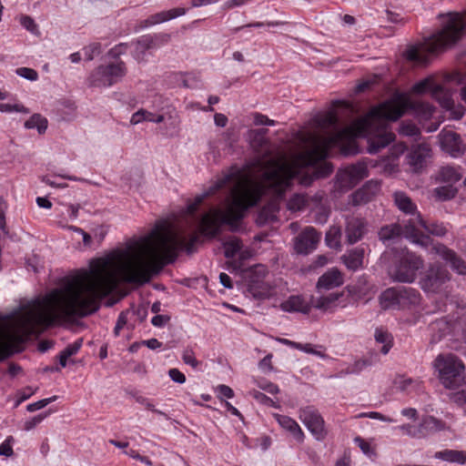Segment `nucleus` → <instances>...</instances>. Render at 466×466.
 I'll return each instance as SVG.
<instances>
[{"label": "nucleus", "instance_id": "nucleus-36", "mask_svg": "<svg viewBox=\"0 0 466 466\" xmlns=\"http://www.w3.org/2000/svg\"><path fill=\"white\" fill-rule=\"evenodd\" d=\"M374 337L378 343L382 344L380 351L387 354L392 346V336L386 330L377 329Z\"/></svg>", "mask_w": 466, "mask_h": 466}, {"label": "nucleus", "instance_id": "nucleus-5", "mask_svg": "<svg viewBox=\"0 0 466 466\" xmlns=\"http://www.w3.org/2000/svg\"><path fill=\"white\" fill-rule=\"evenodd\" d=\"M441 29L420 46H411L405 51L407 60L425 66L430 56L455 45L466 35V15L448 13L440 15Z\"/></svg>", "mask_w": 466, "mask_h": 466}, {"label": "nucleus", "instance_id": "nucleus-3", "mask_svg": "<svg viewBox=\"0 0 466 466\" xmlns=\"http://www.w3.org/2000/svg\"><path fill=\"white\" fill-rule=\"evenodd\" d=\"M339 112L329 111L315 116L313 131L301 136V141L308 147L305 151L288 157L283 153H274L266 135L268 129H255L248 132L251 146L258 156L253 167L244 171L249 177H259L260 167L269 161L285 162L289 172L303 173L299 183L309 186L315 178L325 177L332 172V166L325 161L329 147L345 144L342 127H339ZM243 172V170H241Z\"/></svg>", "mask_w": 466, "mask_h": 466}, {"label": "nucleus", "instance_id": "nucleus-8", "mask_svg": "<svg viewBox=\"0 0 466 466\" xmlns=\"http://www.w3.org/2000/svg\"><path fill=\"white\" fill-rule=\"evenodd\" d=\"M268 270L264 266L253 268L248 274L247 293L257 300L271 299L277 295V289L264 279Z\"/></svg>", "mask_w": 466, "mask_h": 466}, {"label": "nucleus", "instance_id": "nucleus-19", "mask_svg": "<svg viewBox=\"0 0 466 466\" xmlns=\"http://www.w3.org/2000/svg\"><path fill=\"white\" fill-rule=\"evenodd\" d=\"M380 190L378 181L370 180L362 187L350 196V203L354 206H361L370 202Z\"/></svg>", "mask_w": 466, "mask_h": 466}, {"label": "nucleus", "instance_id": "nucleus-26", "mask_svg": "<svg viewBox=\"0 0 466 466\" xmlns=\"http://www.w3.org/2000/svg\"><path fill=\"white\" fill-rule=\"evenodd\" d=\"M186 14V9L183 7L172 8L170 10L162 11L149 16L146 21V25H153L166 21H169L177 16H182Z\"/></svg>", "mask_w": 466, "mask_h": 466}, {"label": "nucleus", "instance_id": "nucleus-40", "mask_svg": "<svg viewBox=\"0 0 466 466\" xmlns=\"http://www.w3.org/2000/svg\"><path fill=\"white\" fill-rule=\"evenodd\" d=\"M308 205V198L303 194H294L287 202V208L290 211H299Z\"/></svg>", "mask_w": 466, "mask_h": 466}, {"label": "nucleus", "instance_id": "nucleus-62", "mask_svg": "<svg viewBox=\"0 0 466 466\" xmlns=\"http://www.w3.org/2000/svg\"><path fill=\"white\" fill-rule=\"evenodd\" d=\"M395 386L400 390H406L407 388L412 383L411 379L399 378L395 380Z\"/></svg>", "mask_w": 466, "mask_h": 466}, {"label": "nucleus", "instance_id": "nucleus-50", "mask_svg": "<svg viewBox=\"0 0 466 466\" xmlns=\"http://www.w3.org/2000/svg\"><path fill=\"white\" fill-rule=\"evenodd\" d=\"M56 400V396H54V397H51V398H47V399L40 400H38L36 402H34V403H31V404L27 405L26 410L28 411H30V412L38 410L40 409L45 408L46 405H48L49 403H51L52 401H54Z\"/></svg>", "mask_w": 466, "mask_h": 466}, {"label": "nucleus", "instance_id": "nucleus-33", "mask_svg": "<svg viewBox=\"0 0 466 466\" xmlns=\"http://www.w3.org/2000/svg\"><path fill=\"white\" fill-rule=\"evenodd\" d=\"M436 86L437 82L435 78L433 76H428L414 84L411 88V93L414 95H422L429 92L431 95Z\"/></svg>", "mask_w": 466, "mask_h": 466}, {"label": "nucleus", "instance_id": "nucleus-37", "mask_svg": "<svg viewBox=\"0 0 466 466\" xmlns=\"http://www.w3.org/2000/svg\"><path fill=\"white\" fill-rule=\"evenodd\" d=\"M341 230L339 227L332 226L326 233L325 242L331 248H340Z\"/></svg>", "mask_w": 466, "mask_h": 466}, {"label": "nucleus", "instance_id": "nucleus-35", "mask_svg": "<svg viewBox=\"0 0 466 466\" xmlns=\"http://www.w3.org/2000/svg\"><path fill=\"white\" fill-rule=\"evenodd\" d=\"M25 127L27 129L36 128L39 134H43L47 128V119L39 114H34L25 121Z\"/></svg>", "mask_w": 466, "mask_h": 466}, {"label": "nucleus", "instance_id": "nucleus-6", "mask_svg": "<svg viewBox=\"0 0 466 466\" xmlns=\"http://www.w3.org/2000/svg\"><path fill=\"white\" fill-rule=\"evenodd\" d=\"M401 236L425 248H428L431 242L430 236L420 232V230L416 228L415 221L411 218L407 220L403 225L400 223L385 225L381 227L378 232L379 239L385 245H390Z\"/></svg>", "mask_w": 466, "mask_h": 466}, {"label": "nucleus", "instance_id": "nucleus-14", "mask_svg": "<svg viewBox=\"0 0 466 466\" xmlns=\"http://www.w3.org/2000/svg\"><path fill=\"white\" fill-rule=\"evenodd\" d=\"M321 234L313 227H307L294 238V249L298 254L307 255L315 250Z\"/></svg>", "mask_w": 466, "mask_h": 466}, {"label": "nucleus", "instance_id": "nucleus-46", "mask_svg": "<svg viewBox=\"0 0 466 466\" xmlns=\"http://www.w3.org/2000/svg\"><path fill=\"white\" fill-rule=\"evenodd\" d=\"M19 21L21 25L24 26L27 31L31 32L34 35L39 34L38 27L31 16L21 15Z\"/></svg>", "mask_w": 466, "mask_h": 466}, {"label": "nucleus", "instance_id": "nucleus-4", "mask_svg": "<svg viewBox=\"0 0 466 466\" xmlns=\"http://www.w3.org/2000/svg\"><path fill=\"white\" fill-rule=\"evenodd\" d=\"M408 109L421 119H429L435 108L428 102L413 101L406 94H396L390 100L374 107L365 116L342 127L345 144L351 145L359 136H369L368 151L376 154L394 140V134L387 130L388 121H395Z\"/></svg>", "mask_w": 466, "mask_h": 466}, {"label": "nucleus", "instance_id": "nucleus-41", "mask_svg": "<svg viewBox=\"0 0 466 466\" xmlns=\"http://www.w3.org/2000/svg\"><path fill=\"white\" fill-rule=\"evenodd\" d=\"M457 194V189L452 185L442 186L434 189V196L441 201L451 199Z\"/></svg>", "mask_w": 466, "mask_h": 466}, {"label": "nucleus", "instance_id": "nucleus-60", "mask_svg": "<svg viewBox=\"0 0 466 466\" xmlns=\"http://www.w3.org/2000/svg\"><path fill=\"white\" fill-rule=\"evenodd\" d=\"M368 365H369V362L367 360H359L355 361L351 367L348 368V372L349 373L359 372V371L362 370Z\"/></svg>", "mask_w": 466, "mask_h": 466}, {"label": "nucleus", "instance_id": "nucleus-16", "mask_svg": "<svg viewBox=\"0 0 466 466\" xmlns=\"http://www.w3.org/2000/svg\"><path fill=\"white\" fill-rule=\"evenodd\" d=\"M441 149L451 157H457L464 154L465 145L460 135L451 130H442L439 136Z\"/></svg>", "mask_w": 466, "mask_h": 466}, {"label": "nucleus", "instance_id": "nucleus-24", "mask_svg": "<svg viewBox=\"0 0 466 466\" xmlns=\"http://www.w3.org/2000/svg\"><path fill=\"white\" fill-rule=\"evenodd\" d=\"M430 156L431 148L427 144L415 145L409 154V164L415 169L420 168Z\"/></svg>", "mask_w": 466, "mask_h": 466}, {"label": "nucleus", "instance_id": "nucleus-59", "mask_svg": "<svg viewBox=\"0 0 466 466\" xmlns=\"http://www.w3.org/2000/svg\"><path fill=\"white\" fill-rule=\"evenodd\" d=\"M169 319H170V317L167 315H156L151 319V323L155 327H163L169 321Z\"/></svg>", "mask_w": 466, "mask_h": 466}, {"label": "nucleus", "instance_id": "nucleus-2", "mask_svg": "<svg viewBox=\"0 0 466 466\" xmlns=\"http://www.w3.org/2000/svg\"><path fill=\"white\" fill-rule=\"evenodd\" d=\"M285 162L269 161L260 167L259 177L252 179L238 168H233L224 175L213 186L195 198L194 202L187 206V213L194 215L198 206L208 197L221 188H228L224 208H211L198 221L199 230L208 236H215L222 224L235 227L244 216L245 211L255 206L263 194L271 199L262 208L258 217L259 224L277 220L279 203L285 193L290 188L292 179L300 177L303 173L289 172Z\"/></svg>", "mask_w": 466, "mask_h": 466}, {"label": "nucleus", "instance_id": "nucleus-55", "mask_svg": "<svg viewBox=\"0 0 466 466\" xmlns=\"http://www.w3.org/2000/svg\"><path fill=\"white\" fill-rule=\"evenodd\" d=\"M182 360L186 364L190 365L192 368H197L198 366V361L196 360L194 352L191 350H186L183 352Z\"/></svg>", "mask_w": 466, "mask_h": 466}, {"label": "nucleus", "instance_id": "nucleus-29", "mask_svg": "<svg viewBox=\"0 0 466 466\" xmlns=\"http://www.w3.org/2000/svg\"><path fill=\"white\" fill-rule=\"evenodd\" d=\"M364 258L363 248H356L348 254L343 255L341 259L346 267L351 270H356L362 266Z\"/></svg>", "mask_w": 466, "mask_h": 466}, {"label": "nucleus", "instance_id": "nucleus-52", "mask_svg": "<svg viewBox=\"0 0 466 466\" xmlns=\"http://www.w3.org/2000/svg\"><path fill=\"white\" fill-rule=\"evenodd\" d=\"M0 111L5 112V113H9V112H13V111L21 112V113H25V114L29 113V110L27 108H25L24 106L18 105V104H15V105L0 104Z\"/></svg>", "mask_w": 466, "mask_h": 466}, {"label": "nucleus", "instance_id": "nucleus-34", "mask_svg": "<svg viewBox=\"0 0 466 466\" xmlns=\"http://www.w3.org/2000/svg\"><path fill=\"white\" fill-rule=\"evenodd\" d=\"M436 459H441L451 462L464 463L466 461V454L463 451L445 450L437 451L434 455Z\"/></svg>", "mask_w": 466, "mask_h": 466}, {"label": "nucleus", "instance_id": "nucleus-54", "mask_svg": "<svg viewBox=\"0 0 466 466\" xmlns=\"http://www.w3.org/2000/svg\"><path fill=\"white\" fill-rule=\"evenodd\" d=\"M67 229L72 230L76 233L80 234L83 237V243L85 247H90L92 243V238L91 236L84 231L82 228L76 227V226H67Z\"/></svg>", "mask_w": 466, "mask_h": 466}, {"label": "nucleus", "instance_id": "nucleus-53", "mask_svg": "<svg viewBox=\"0 0 466 466\" xmlns=\"http://www.w3.org/2000/svg\"><path fill=\"white\" fill-rule=\"evenodd\" d=\"M250 394L252 395V397L255 400H257L258 402H260L264 405L277 407L275 405V401L272 399L268 398V396H266L264 393H262L260 391L254 390V391L250 392Z\"/></svg>", "mask_w": 466, "mask_h": 466}, {"label": "nucleus", "instance_id": "nucleus-25", "mask_svg": "<svg viewBox=\"0 0 466 466\" xmlns=\"http://www.w3.org/2000/svg\"><path fill=\"white\" fill-rule=\"evenodd\" d=\"M393 200L397 208L407 215L416 216L419 214L417 212V206L411 200V198L402 191H396L393 193Z\"/></svg>", "mask_w": 466, "mask_h": 466}, {"label": "nucleus", "instance_id": "nucleus-27", "mask_svg": "<svg viewBox=\"0 0 466 466\" xmlns=\"http://www.w3.org/2000/svg\"><path fill=\"white\" fill-rule=\"evenodd\" d=\"M462 177V170L460 167L444 166L439 170L437 179L441 182L453 185Z\"/></svg>", "mask_w": 466, "mask_h": 466}, {"label": "nucleus", "instance_id": "nucleus-9", "mask_svg": "<svg viewBox=\"0 0 466 466\" xmlns=\"http://www.w3.org/2000/svg\"><path fill=\"white\" fill-rule=\"evenodd\" d=\"M423 267V260L413 253L407 252L389 268L390 277L398 282L410 283L417 276V271Z\"/></svg>", "mask_w": 466, "mask_h": 466}, {"label": "nucleus", "instance_id": "nucleus-15", "mask_svg": "<svg viewBox=\"0 0 466 466\" xmlns=\"http://www.w3.org/2000/svg\"><path fill=\"white\" fill-rule=\"evenodd\" d=\"M450 279L449 272L441 267H431L420 279L422 289L437 292Z\"/></svg>", "mask_w": 466, "mask_h": 466}, {"label": "nucleus", "instance_id": "nucleus-21", "mask_svg": "<svg viewBox=\"0 0 466 466\" xmlns=\"http://www.w3.org/2000/svg\"><path fill=\"white\" fill-rule=\"evenodd\" d=\"M343 297L342 292H331L328 295L319 293V297H311L312 307L324 312H331L339 305V299Z\"/></svg>", "mask_w": 466, "mask_h": 466}, {"label": "nucleus", "instance_id": "nucleus-49", "mask_svg": "<svg viewBox=\"0 0 466 466\" xmlns=\"http://www.w3.org/2000/svg\"><path fill=\"white\" fill-rule=\"evenodd\" d=\"M101 53V46L98 43H93L85 48L86 59L91 61Z\"/></svg>", "mask_w": 466, "mask_h": 466}, {"label": "nucleus", "instance_id": "nucleus-58", "mask_svg": "<svg viewBox=\"0 0 466 466\" xmlns=\"http://www.w3.org/2000/svg\"><path fill=\"white\" fill-rule=\"evenodd\" d=\"M127 312L123 311L119 314L116 325L114 329V333L116 336L119 335L120 329H123V327L127 324Z\"/></svg>", "mask_w": 466, "mask_h": 466}, {"label": "nucleus", "instance_id": "nucleus-61", "mask_svg": "<svg viewBox=\"0 0 466 466\" xmlns=\"http://www.w3.org/2000/svg\"><path fill=\"white\" fill-rule=\"evenodd\" d=\"M46 414L44 415H37L35 417H34L32 420L26 421L25 423V429L26 431H30L32 430L33 428H35L38 423H40L45 418H46Z\"/></svg>", "mask_w": 466, "mask_h": 466}, {"label": "nucleus", "instance_id": "nucleus-38", "mask_svg": "<svg viewBox=\"0 0 466 466\" xmlns=\"http://www.w3.org/2000/svg\"><path fill=\"white\" fill-rule=\"evenodd\" d=\"M83 339H79L73 344L68 345L59 355V363L62 367L66 366L67 359L77 353L82 346Z\"/></svg>", "mask_w": 466, "mask_h": 466}, {"label": "nucleus", "instance_id": "nucleus-32", "mask_svg": "<svg viewBox=\"0 0 466 466\" xmlns=\"http://www.w3.org/2000/svg\"><path fill=\"white\" fill-rule=\"evenodd\" d=\"M164 120L163 115H156L147 110L140 109L137 112L134 113L131 116L130 123L132 125H137L142 121H149L153 123H161Z\"/></svg>", "mask_w": 466, "mask_h": 466}, {"label": "nucleus", "instance_id": "nucleus-17", "mask_svg": "<svg viewBox=\"0 0 466 466\" xmlns=\"http://www.w3.org/2000/svg\"><path fill=\"white\" fill-rule=\"evenodd\" d=\"M428 248H431V252L440 255L444 260L449 262L451 267L459 274H466V262L452 250L441 243H433L432 240Z\"/></svg>", "mask_w": 466, "mask_h": 466}, {"label": "nucleus", "instance_id": "nucleus-51", "mask_svg": "<svg viewBox=\"0 0 466 466\" xmlns=\"http://www.w3.org/2000/svg\"><path fill=\"white\" fill-rule=\"evenodd\" d=\"M14 438L9 436L5 439V441L0 445V455L10 457L13 455V448L12 444L14 442Z\"/></svg>", "mask_w": 466, "mask_h": 466}, {"label": "nucleus", "instance_id": "nucleus-57", "mask_svg": "<svg viewBox=\"0 0 466 466\" xmlns=\"http://www.w3.org/2000/svg\"><path fill=\"white\" fill-rule=\"evenodd\" d=\"M168 375H169L170 379L177 383L182 384L186 381L185 375L181 371H179L177 369H175V368L170 369L168 370Z\"/></svg>", "mask_w": 466, "mask_h": 466}, {"label": "nucleus", "instance_id": "nucleus-1", "mask_svg": "<svg viewBox=\"0 0 466 466\" xmlns=\"http://www.w3.org/2000/svg\"><path fill=\"white\" fill-rule=\"evenodd\" d=\"M177 258V226L167 220L156 224L146 237L92 262L89 271L65 278L44 297L0 319V361L19 351L30 335L39 334L56 320L95 312L102 298L119 279L144 284Z\"/></svg>", "mask_w": 466, "mask_h": 466}, {"label": "nucleus", "instance_id": "nucleus-48", "mask_svg": "<svg viewBox=\"0 0 466 466\" xmlns=\"http://www.w3.org/2000/svg\"><path fill=\"white\" fill-rule=\"evenodd\" d=\"M15 73L19 76L30 81H35L38 78L37 72L35 69L29 67H19L15 70Z\"/></svg>", "mask_w": 466, "mask_h": 466}, {"label": "nucleus", "instance_id": "nucleus-23", "mask_svg": "<svg viewBox=\"0 0 466 466\" xmlns=\"http://www.w3.org/2000/svg\"><path fill=\"white\" fill-rule=\"evenodd\" d=\"M312 308L311 301L308 302L302 296H290L280 304V309L287 312H301L307 314Z\"/></svg>", "mask_w": 466, "mask_h": 466}, {"label": "nucleus", "instance_id": "nucleus-31", "mask_svg": "<svg viewBox=\"0 0 466 466\" xmlns=\"http://www.w3.org/2000/svg\"><path fill=\"white\" fill-rule=\"evenodd\" d=\"M431 96L440 103V105L446 108L450 109L453 106V100L451 98V94L449 90L444 89L443 86L437 83V86L431 94Z\"/></svg>", "mask_w": 466, "mask_h": 466}, {"label": "nucleus", "instance_id": "nucleus-45", "mask_svg": "<svg viewBox=\"0 0 466 466\" xmlns=\"http://www.w3.org/2000/svg\"><path fill=\"white\" fill-rule=\"evenodd\" d=\"M461 388V390L452 393L451 398L454 402L462 405L466 403V374L462 378Z\"/></svg>", "mask_w": 466, "mask_h": 466}, {"label": "nucleus", "instance_id": "nucleus-20", "mask_svg": "<svg viewBox=\"0 0 466 466\" xmlns=\"http://www.w3.org/2000/svg\"><path fill=\"white\" fill-rule=\"evenodd\" d=\"M343 284V276L341 272L336 268H330L321 275L316 284L318 293H323L329 289L338 288Z\"/></svg>", "mask_w": 466, "mask_h": 466}, {"label": "nucleus", "instance_id": "nucleus-12", "mask_svg": "<svg viewBox=\"0 0 466 466\" xmlns=\"http://www.w3.org/2000/svg\"><path fill=\"white\" fill-rule=\"evenodd\" d=\"M299 419L318 441L325 438L327 432L324 428V420L317 410L312 407L301 409Z\"/></svg>", "mask_w": 466, "mask_h": 466}, {"label": "nucleus", "instance_id": "nucleus-10", "mask_svg": "<svg viewBox=\"0 0 466 466\" xmlns=\"http://www.w3.org/2000/svg\"><path fill=\"white\" fill-rule=\"evenodd\" d=\"M419 302V294L411 289L390 288L380 296V304L383 309H401Z\"/></svg>", "mask_w": 466, "mask_h": 466}, {"label": "nucleus", "instance_id": "nucleus-64", "mask_svg": "<svg viewBox=\"0 0 466 466\" xmlns=\"http://www.w3.org/2000/svg\"><path fill=\"white\" fill-rule=\"evenodd\" d=\"M259 388L270 394H277L279 392V387L271 382L260 383Z\"/></svg>", "mask_w": 466, "mask_h": 466}, {"label": "nucleus", "instance_id": "nucleus-11", "mask_svg": "<svg viewBox=\"0 0 466 466\" xmlns=\"http://www.w3.org/2000/svg\"><path fill=\"white\" fill-rule=\"evenodd\" d=\"M126 74L123 62L111 63L107 66L96 67L88 77L91 86H110L118 82Z\"/></svg>", "mask_w": 466, "mask_h": 466}, {"label": "nucleus", "instance_id": "nucleus-39", "mask_svg": "<svg viewBox=\"0 0 466 466\" xmlns=\"http://www.w3.org/2000/svg\"><path fill=\"white\" fill-rule=\"evenodd\" d=\"M420 427V432L423 431L426 432H434L443 430L444 425L441 420H437L436 418L429 416L423 419Z\"/></svg>", "mask_w": 466, "mask_h": 466}, {"label": "nucleus", "instance_id": "nucleus-30", "mask_svg": "<svg viewBox=\"0 0 466 466\" xmlns=\"http://www.w3.org/2000/svg\"><path fill=\"white\" fill-rule=\"evenodd\" d=\"M411 219L415 221V225H416L417 228H419L418 227L420 226L428 233H430L431 235H434V236H437V237H442L447 232V229L445 228V227L442 224H439V223L427 224L422 219V218L420 217V214H418L417 217H415V218H413Z\"/></svg>", "mask_w": 466, "mask_h": 466}, {"label": "nucleus", "instance_id": "nucleus-18", "mask_svg": "<svg viewBox=\"0 0 466 466\" xmlns=\"http://www.w3.org/2000/svg\"><path fill=\"white\" fill-rule=\"evenodd\" d=\"M367 232V222L359 217L347 216L345 235L350 245L360 241Z\"/></svg>", "mask_w": 466, "mask_h": 466}, {"label": "nucleus", "instance_id": "nucleus-42", "mask_svg": "<svg viewBox=\"0 0 466 466\" xmlns=\"http://www.w3.org/2000/svg\"><path fill=\"white\" fill-rule=\"evenodd\" d=\"M242 248V244L238 238L232 237L224 243L225 256L228 258H233Z\"/></svg>", "mask_w": 466, "mask_h": 466}, {"label": "nucleus", "instance_id": "nucleus-28", "mask_svg": "<svg viewBox=\"0 0 466 466\" xmlns=\"http://www.w3.org/2000/svg\"><path fill=\"white\" fill-rule=\"evenodd\" d=\"M276 419L279 424L283 429L289 431L297 441L300 442L303 441L304 433L299 425L293 419L283 415H276Z\"/></svg>", "mask_w": 466, "mask_h": 466}, {"label": "nucleus", "instance_id": "nucleus-44", "mask_svg": "<svg viewBox=\"0 0 466 466\" xmlns=\"http://www.w3.org/2000/svg\"><path fill=\"white\" fill-rule=\"evenodd\" d=\"M399 131L401 135L414 137L415 139L420 135V129L411 122H402Z\"/></svg>", "mask_w": 466, "mask_h": 466}, {"label": "nucleus", "instance_id": "nucleus-7", "mask_svg": "<svg viewBox=\"0 0 466 466\" xmlns=\"http://www.w3.org/2000/svg\"><path fill=\"white\" fill-rule=\"evenodd\" d=\"M434 367L439 371L440 380L447 389H457L461 372L464 370L462 361L452 354H440Z\"/></svg>", "mask_w": 466, "mask_h": 466}, {"label": "nucleus", "instance_id": "nucleus-43", "mask_svg": "<svg viewBox=\"0 0 466 466\" xmlns=\"http://www.w3.org/2000/svg\"><path fill=\"white\" fill-rule=\"evenodd\" d=\"M158 47V45L155 43V39L152 35H144L137 41L136 52H144L150 48Z\"/></svg>", "mask_w": 466, "mask_h": 466}, {"label": "nucleus", "instance_id": "nucleus-22", "mask_svg": "<svg viewBox=\"0 0 466 466\" xmlns=\"http://www.w3.org/2000/svg\"><path fill=\"white\" fill-rule=\"evenodd\" d=\"M431 330V339L429 345L431 350H433L434 346L438 344L442 338L446 335L450 334L451 331V324L445 318L436 319L435 321L430 324Z\"/></svg>", "mask_w": 466, "mask_h": 466}, {"label": "nucleus", "instance_id": "nucleus-63", "mask_svg": "<svg viewBox=\"0 0 466 466\" xmlns=\"http://www.w3.org/2000/svg\"><path fill=\"white\" fill-rule=\"evenodd\" d=\"M155 39V43L160 46L161 45L167 44L169 42L171 35L167 33L158 34L153 36Z\"/></svg>", "mask_w": 466, "mask_h": 466}, {"label": "nucleus", "instance_id": "nucleus-56", "mask_svg": "<svg viewBox=\"0 0 466 466\" xmlns=\"http://www.w3.org/2000/svg\"><path fill=\"white\" fill-rule=\"evenodd\" d=\"M254 124L256 126H260V125L273 126L275 124V121L269 119L268 116H266L262 114L255 113L254 114Z\"/></svg>", "mask_w": 466, "mask_h": 466}, {"label": "nucleus", "instance_id": "nucleus-13", "mask_svg": "<svg viewBox=\"0 0 466 466\" xmlns=\"http://www.w3.org/2000/svg\"><path fill=\"white\" fill-rule=\"evenodd\" d=\"M369 176L365 162L350 165L337 174L339 187L350 188Z\"/></svg>", "mask_w": 466, "mask_h": 466}, {"label": "nucleus", "instance_id": "nucleus-47", "mask_svg": "<svg viewBox=\"0 0 466 466\" xmlns=\"http://www.w3.org/2000/svg\"><path fill=\"white\" fill-rule=\"evenodd\" d=\"M293 345H294L295 349L302 350L306 353L313 354V355H316V356H319L321 358L325 357V354L322 351L318 350L317 346H315L311 343H305V344L298 343V344H293Z\"/></svg>", "mask_w": 466, "mask_h": 466}]
</instances>
